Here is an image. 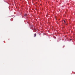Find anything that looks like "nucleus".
Masks as SVG:
<instances>
[{
  "instance_id": "1",
  "label": "nucleus",
  "mask_w": 75,
  "mask_h": 75,
  "mask_svg": "<svg viewBox=\"0 0 75 75\" xmlns=\"http://www.w3.org/2000/svg\"><path fill=\"white\" fill-rule=\"evenodd\" d=\"M36 36H37V35H36V33H35L34 34V37H36Z\"/></svg>"
},
{
  "instance_id": "2",
  "label": "nucleus",
  "mask_w": 75,
  "mask_h": 75,
  "mask_svg": "<svg viewBox=\"0 0 75 75\" xmlns=\"http://www.w3.org/2000/svg\"><path fill=\"white\" fill-rule=\"evenodd\" d=\"M27 14H24V16H27Z\"/></svg>"
},
{
  "instance_id": "3",
  "label": "nucleus",
  "mask_w": 75,
  "mask_h": 75,
  "mask_svg": "<svg viewBox=\"0 0 75 75\" xmlns=\"http://www.w3.org/2000/svg\"><path fill=\"white\" fill-rule=\"evenodd\" d=\"M64 23H66V22H65V21L64 20Z\"/></svg>"
},
{
  "instance_id": "4",
  "label": "nucleus",
  "mask_w": 75,
  "mask_h": 75,
  "mask_svg": "<svg viewBox=\"0 0 75 75\" xmlns=\"http://www.w3.org/2000/svg\"><path fill=\"white\" fill-rule=\"evenodd\" d=\"M70 41H71V40H72L71 39H70Z\"/></svg>"
}]
</instances>
